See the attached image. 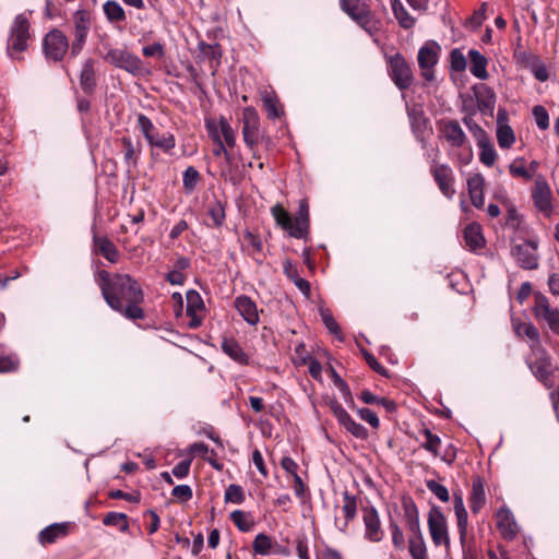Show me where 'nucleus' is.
Instances as JSON below:
<instances>
[{
	"instance_id": "1",
	"label": "nucleus",
	"mask_w": 559,
	"mask_h": 559,
	"mask_svg": "<svg viewBox=\"0 0 559 559\" xmlns=\"http://www.w3.org/2000/svg\"><path fill=\"white\" fill-rule=\"evenodd\" d=\"M95 282L106 304L114 311L132 321L145 318L144 309L141 307L144 302V292L134 277L99 270L95 275Z\"/></svg>"
},
{
	"instance_id": "2",
	"label": "nucleus",
	"mask_w": 559,
	"mask_h": 559,
	"mask_svg": "<svg viewBox=\"0 0 559 559\" xmlns=\"http://www.w3.org/2000/svg\"><path fill=\"white\" fill-rule=\"evenodd\" d=\"M271 213L278 226L296 239H307L310 229L309 204L306 199L299 201L298 212L293 219L282 204H275Z\"/></svg>"
},
{
	"instance_id": "3",
	"label": "nucleus",
	"mask_w": 559,
	"mask_h": 559,
	"mask_svg": "<svg viewBox=\"0 0 559 559\" xmlns=\"http://www.w3.org/2000/svg\"><path fill=\"white\" fill-rule=\"evenodd\" d=\"M31 39L29 22L23 14L14 17L9 33L7 53L13 60H20V55L28 47Z\"/></svg>"
},
{
	"instance_id": "4",
	"label": "nucleus",
	"mask_w": 559,
	"mask_h": 559,
	"mask_svg": "<svg viewBox=\"0 0 559 559\" xmlns=\"http://www.w3.org/2000/svg\"><path fill=\"white\" fill-rule=\"evenodd\" d=\"M104 60L110 66L124 70L133 76H142L148 73L141 58L127 48L109 49L104 56Z\"/></svg>"
},
{
	"instance_id": "5",
	"label": "nucleus",
	"mask_w": 559,
	"mask_h": 559,
	"mask_svg": "<svg viewBox=\"0 0 559 559\" xmlns=\"http://www.w3.org/2000/svg\"><path fill=\"white\" fill-rule=\"evenodd\" d=\"M531 350V356L526 358L530 370L546 388H552L551 374L554 367L551 356L542 344L533 347Z\"/></svg>"
},
{
	"instance_id": "6",
	"label": "nucleus",
	"mask_w": 559,
	"mask_h": 559,
	"mask_svg": "<svg viewBox=\"0 0 559 559\" xmlns=\"http://www.w3.org/2000/svg\"><path fill=\"white\" fill-rule=\"evenodd\" d=\"M72 41H71V57H78L87 40L91 31L92 17L87 10L81 9L73 13L72 16Z\"/></svg>"
},
{
	"instance_id": "7",
	"label": "nucleus",
	"mask_w": 559,
	"mask_h": 559,
	"mask_svg": "<svg viewBox=\"0 0 559 559\" xmlns=\"http://www.w3.org/2000/svg\"><path fill=\"white\" fill-rule=\"evenodd\" d=\"M68 50L71 51V44L62 31L53 28L44 36L43 51L47 60L59 62Z\"/></svg>"
},
{
	"instance_id": "8",
	"label": "nucleus",
	"mask_w": 559,
	"mask_h": 559,
	"mask_svg": "<svg viewBox=\"0 0 559 559\" xmlns=\"http://www.w3.org/2000/svg\"><path fill=\"white\" fill-rule=\"evenodd\" d=\"M242 138L245 144L255 155V147L262 139V132L260 130V116L254 107L248 106L242 110Z\"/></svg>"
},
{
	"instance_id": "9",
	"label": "nucleus",
	"mask_w": 559,
	"mask_h": 559,
	"mask_svg": "<svg viewBox=\"0 0 559 559\" xmlns=\"http://www.w3.org/2000/svg\"><path fill=\"white\" fill-rule=\"evenodd\" d=\"M388 72L395 86L405 91L413 84V71L405 58L396 52L388 59Z\"/></svg>"
},
{
	"instance_id": "10",
	"label": "nucleus",
	"mask_w": 559,
	"mask_h": 559,
	"mask_svg": "<svg viewBox=\"0 0 559 559\" xmlns=\"http://www.w3.org/2000/svg\"><path fill=\"white\" fill-rule=\"evenodd\" d=\"M537 249L538 241L536 239H525L521 243L513 245L510 252L521 269L536 270L539 264Z\"/></svg>"
},
{
	"instance_id": "11",
	"label": "nucleus",
	"mask_w": 559,
	"mask_h": 559,
	"mask_svg": "<svg viewBox=\"0 0 559 559\" xmlns=\"http://www.w3.org/2000/svg\"><path fill=\"white\" fill-rule=\"evenodd\" d=\"M340 9L367 33L372 34V14L361 0H340Z\"/></svg>"
},
{
	"instance_id": "12",
	"label": "nucleus",
	"mask_w": 559,
	"mask_h": 559,
	"mask_svg": "<svg viewBox=\"0 0 559 559\" xmlns=\"http://www.w3.org/2000/svg\"><path fill=\"white\" fill-rule=\"evenodd\" d=\"M428 528L436 546L444 545L445 549L450 548V536L448 523L444 514L438 507H432L428 513Z\"/></svg>"
},
{
	"instance_id": "13",
	"label": "nucleus",
	"mask_w": 559,
	"mask_h": 559,
	"mask_svg": "<svg viewBox=\"0 0 559 559\" xmlns=\"http://www.w3.org/2000/svg\"><path fill=\"white\" fill-rule=\"evenodd\" d=\"M429 170L440 192L447 199H453L456 191L454 189L455 177L452 168L448 164H440L432 159Z\"/></svg>"
},
{
	"instance_id": "14",
	"label": "nucleus",
	"mask_w": 559,
	"mask_h": 559,
	"mask_svg": "<svg viewBox=\"0 0 559 559\" xmlns=\"http://www.w3.org/2000/svg\"><path fill=\"white\" fill-rule=\"evenodd\" d=\"M533 312L537 320L544 321L554 334L559 335V309L550 307L545 295L540 293L535 295Z\"/></svg>"
},
{
	"instance_id": "15",
	"label": "nucleus",
	"mask_w": 559,
	"mask_h": 559,
	"mask_svg": "<svg viewBox=\"0 0 559 559\" xmlns=\"http://www.w3.org/2000/svg\"><path fill=\"white\" fill-rule=\"evenodd\" d=\"M440 46L435 41L426 43L418 51L417 61L421 70V75L427 82L435 79V66L438 62V52Z\"/></svg>"
},
{
	"instance_id": "16",
	"label": "nucleus",
	"mask_w": 559,
	"mask_h": 559,
	"mask_svg": "<svg viewBox=\"0 0 559 559\" xmlns=\"http://www.w3.org/2000/svg\"><path fill=\"white\" fill-rule=\"evenodd\" d=\"M329 407L337 419L338 424L355 438L365 440L368 438V430L360 424L356 423L347 411L336 401H331Z\"/></svg>"
},
{
	"instance_id": "17",
	"label": "nucleus",
	"mask_w": 559,
	"mask_h": 559,
	"mask_svg": "<svg viewBox=\"0 0 559 559\" xmlns=\"http://www.w3.org/2000/svg\"><path fill=\"white\" fill-rule=\"evenodd\" d=\"M532 199L539 212L550 216L552 213L551 190L546 179L542 176L535 180Z\"/></svg>"
},
{
	"instance_id": "18",
	"label": "nucleus",
	"mask_w": 559,
	"mask_h": 559,
	"mask_svg": "<svg viewBox=\"0 0 559 559\" xmlns=\"http://www.w3.org/2000/svg\"><path fill=\"white\" fill-rule=\"evenodd\" d=\"M361 511L365 524V537L373 543L382 540L383 531L377 509L373 506H367L364 507Z\"/></svg>"
},
{
	"instance_id": "19",
	"label": "nucleus",
	"mask_w": 559,
	"mask_h": 559,
	"mask_svg": "<svg viewBox=\"0 0 559 559\" xmlns=\"http://www.w3.org/2000/svg\"><path fill=\"white\" fill-rule=\"evenodd\" d=\"M497 142L500 148L508 150L515 143V134L509 126V118L506 109L499 108L497 114Z\"/></svg>"
},
{
	"instance_id": "20",
	"label": "nucleus",
	"mask_w": 559,
	"mask_h": 559,
	"mask_svg": "<svg viewBox=\"0 0 559 559\" xmlns=\"http://www.w3.org/2000/svg\"><path fill=\"white\" fill-rule=\"evenodd\" d=\"M234 307L239 316L251 326L258 325L260 316L257 304L247 295H239L234 299Z\"/></svg>"
},
{
	"instance_id": "21",
	"label": "nucleus",
	"mask_w": 559,
	"mask_h": 559,
	"mask_svg": "<svg viewBox=\"0 0 559 559\" xmlns=\"http://www.w3.org/2000/svg\"><path fill=\"white\" fill-rule=\"evenodd\" d=\"M439 128L451 146L462 147L467 143V136L456 120H442Z\"/></svg>"
},
{
	"instance_id": "22",
	"label": "nucleus",
	"mask_w": 559,
	"mask_h": 559,
	"mask_svg": "<svg viewBox=\"0 0 559 559\" xmlns=\"http://www.w3.org/2000/svg\"><path fill=\"white\" fill-rule=\"evenodd\" d=\"M474 91L478 110L484 115L492 116L496 104L495 92L486 85L475 87Z\"/></svg>"
},
{
	"instance_id": "23",
	"label": "nucleus",
	"mask_w": 559,
	"mask_h": 559,
	"mask_svg": "<svg viewBox=\"0 0 559 559\" xmlns=\"http://www.w3.org/2000/svg\"><path fill=\"white\" fill-rule=\"evenodd\" d=\"M484 187L485 178L480 174H474L467 179L468 195L472 204L477 209H481L485 204Z\"/></svg>"
},
{
	"instance_id": "24",
	"label": "nucleus",
	"mask_w": 559,
	"mask_h": 559,
	"mask_svg": "<svg viewBox=\"0 0 559 559\" xmlns=\"http://www.w3.org/2000/svg\"><path fill=\"white\" fill-rule=\"evenodd\" d=\"M93 243L95 251L104 257L110 263H117L119 260V251L115 243L106 236L99 237L94 235Z\"/></svg>"
},
{
	"instance_id": "25",
	"label": "nucleus",
	"mask_w": 559,
	"mask_h": 559,
	"mask_svg": "<svg viewBox=\"0 0 559 559\" xmlns=\"http://www.w3.org/2000/svg\"><path fill=\"white\" fill-rule=\"evenodd\" d=\"M497 527L506 539H513L516 536V523L510 510L501 508L497 513Z\"/></svg>"
},
{
	"instance_id": "26",
	"label": "nucleus",
	"mask_w": 559,
	"mask_h": 559,
	"mask_svg": "<svg viewBox=\"0 0 559 559\" xmlns=\"http://www.w3.org/2000/svg\"><path fill=\"white\" fill-rule=\"evenodd\" d=\"M96 84L95 60L88 58L82 64L80 72V86L85 93L93 94L96 88Z\"/></svg>"
},
{
	"instance_id": "27",
	"label": "nucleus",
	"mask_w": 559,
	"mask_h": 559,
	"mask_svg": "<svg viewBox=\"0 0 559 559\" xmlns=\"http://www.w3.org/2000/svg\"><path fill=\"white\" fill-rule=\"evenodd\" d=\"M468 502L471 511L474 514H477L486 503L485 486L480 477H476L473 479Z\"/></svg>"
},
{
	"instance_id": "28",
	"label": "nucleus",
	"mask_w": 559,
	"mask_h": 559,
	"mask_svg": "<svg viewBox=\"0 0 559 559\" xmlns=\"http://www.w3.org/2000/svg\"><path fill=\"white\" fill-rule=\"evenodd\" d=\"M68 530L67 523H53L39 532L38 540L41 545L52 544L67 536Z\"/></svg>"
},
{
	"instance_id": "29",
	"label": "nucleus",
	"mask_w": 559,
	"mask_h": 559,
	"mask_svg": "<svg viewBox=\"0 0 559 559\" xmlns=\"http://www.w3.org/2000/svg\"><path fill=\"white\" fill-rule=\"evenodd\" d=\"M402 507L409 531L413 532L415 536H419L421 531L419 524V514L415 502L411 498H405L403 499Z\"/></svg>"
},
{
	"instance_id": "30",
	"label": "nucleus",
	"mask_w": 559,
	"mask_h": 559,
	"mask_svg": "<svg viewBox=\"0 0 559 559\" xmlns=\"http://www.w3.org/2000/svg\"><path fill=\"white\" fill-rule=\"evenodd\" d=\"M512 325L518 336H526L532 342L530 345L531 349L542 344L539 331L533 323L513 320Z\"/></svg>"
},
{
	"instance_id": "31",
	"label": "nucleus",
	"mask_w": 559,
	"mask_h": 559,
	"mask_svg": "<svg viewBox=\"0 0 559 559\" xmlns=\"http://www.w3.org/2000/svg\"><path fill=\"white\" fill-rule=\"evenodd\" d=\"M463 238L466 247L475 251L485 246V239L481 234V228L478 224H469L464 228Z\"/></svg>"
},
{
	"instance_id": "32",
	"label": "nucleus",
	"mask_w": 559,
	"mask_h": 559,
	"mask_svg": "<svg viewBox=\"0 0 559 559\" xmlns=\"http://www.w3.org/2000/svg\"><path fill=\"white\" fill-rule=\"evenodd\" d=\"M468 57L471 60V67L469 71L471 73L479 79V80H486L488 78V71H487V59L484 55H481L476 49H471L468 51Z\"/></svg>"
},
{
	"instance_id": "33",
	"label": "nucleus",
	"mask_w": 559,
	"mask_h": 559,
	"mask_svg": "<svg viewBox=\"0 0 559 559\" xmlns=\"http://www.w3.org/2000/svg\"><path fill=\"white\" fill-rule=\"evenodd\" d=\"M223 352L233 360L241 365L248 364V355L235 338H224L222 342Z\"/></svg>"
},
{
	"instance_id": "34",
	"label": "nucleus",
	"mask_w": 559,
	"mask_h": 559,
	"mask_svg": "<svg viewBox=\"0 0 559 559\" xmlns=\"http://www.w3.org/2000/svg\"><path fill=\"white\" fill-rule=\"evenodd\" d=\"M262 102L269 119L275 120L284 115V109L281 105V102L274 93L265 92L262 95Z\"/></svg>"
},
{
	"instance_id": "35",
	"label": "nucleus",
	"mask_w": 559,
	"mask_h": 559,
	"mask_svg": "<svg viewBox=\"0 0 559 559\" xmlns=\"http://www.w3.org/2000/svg\"><path fill=\"white\" fill-rule=\"evenodd\" d=\"M343 501L342 511L345 515V522L338 527L341 532L346 531L348 523L355 519L357 513V498L355 496L346 490L343 492Z\"/></svg>"
},
{
	"instance_id": "36",
	"label": "nucleus",
	"mask_w": 559,
	"mask_h": 559,
	"mask_svg": "<svg viewBox=\"0 0 559 559\" xmlns=\"http://www.w3.org/2000/svg\"><path fill=\"white\" fill-rule=\"evenodd\" d=\"M274 546H277L276 543L272 540L270 536L264 533H260L254 537L252 548L255 555L267 556L270 554L277 552L274 550Z\"/></svg>"
},
{
	"instance_id": "37",
	"label": "nucleus",
	"mask_w": 559,
	"mask_h": 559,
	"mask_svg": "<svg viewBox=\"0 0 559 559\" xmlns=\"http://www.w3.org/2000/svg\"><path fill=\"white\" fill-rule=\"evenodd\" d=\"M103 10L109 23H121L127 19L123 8L115 0L106 1Z\"/></svg>"
},
{
	"instance_id": "38",
	"label": "nucleus",
	"mask_w": 559,
	"mask_h": 559,
	"mask_svg": "<svg viewBox=\"0 0 559 559\" xmlns=\"http://www.w3.org/2000/svg\"><path fill=\"white\" fill-rule=\"evenodd\" d=\"M392 11L402 28L409 29L415 25V17L407 12L400 0L392 2Z\"/></svg>"
},
{
	"instance_id": "39",
	"label": "nucleus",
	"mask_w": 559,
	"mask_h": 559,
	"mask_svg": "<svg viewBox=\"0 0 559 559\" xmlns=\"http://www.w3.org/2000/svg\"><path fill=\"white\" fill-rule=\"evenodd\" d=\"M230 520L240 532H250L254 526L253 518L242 510L233 511Z\"/></svg>"
},
{
	"instance_id": "40",
	"label": "nucleus",
	"mask_w": 559,
	"mask_h": 559,
	"mask_svg": "<svg viewBox=\"0 0 559 559\" xmlns=\"http://www.w3.org/2000/svg\"><path fill=\"white\" fill-rule=\"evenodd\" d=\"M147 142L151 146L158 147L166 153H169L176 145L175 136L169 132L159 134L156 131L152 140H147Z\"/></svg>"
},
{
	"instance_id": "41",
	"label": "nucleus",
	"mask_w": 559,
	"mask_h": 559,
	"mask_svg": "<svg viewBox=\"0 0 559 559\" xmlns=\"http://www.w3.org/2000/svg\"><path fill=\"white\" fill-rule=\"evenodd\" d=\"M420 435L425 438L421 442V448L431 453L433 456H439V448L441 445V439L439 436L431 432L430 429L424 428Z\"/></svg>"
},
{
	"instance_id": "42",
	"label": "nucleus",
	"mask_w": 559,
	"mask_h": 559,
	"mask_svg": "<svg viewBox=\"0 0 559 559\" xmlns=\"http://www.w3.org/2000/svg\"><path fill=\"white\" fill-rule=\"evenodd\" d=\"M215 147L213 150V154L216 157L224 156L225 165L221 167V176L225 179L228 178L229 175V166L231 163V155L227 150V145L223 142V140L214 141Z\"/></svg>"
},
{
	"instance_id": "43",
	"label": "nucleus",
	"mask_w": 559,
	"mask_h": 559,
	"mask_svg": "<svg viewBox=\"0 0 559 559\" xmlns=\"http://www.w3.org/2000/svg\"><path fill=\"white\" fill-rule=\"evenodd\" d=\"M477 145L480 148L479 160L484 165L491 167L496 162L497 153H496L493 145L491 144L489 138L486 139V141L478 142Z\"/></svg>"
},
{
	"instance_id": "44",
	"label": "nucleus",
	"mask_w": 559,
	"mask_h": 559,
	"mask_svg": "<svg viewBox=\"0 0 559 559\" xmlns=\"http://www.w3.org/2000/svg\"><path fill=\"white\" fill-rule=\"evenodd\" d=\"M103 523L106 526H117L123 533L129 530L128 516L126 513L108 512L104 516Z\"/></svg>"
},
{
	"instance_id": "45",
	"label": "nucleus",
	"mask_w": 559,
	"mask_h": 559,
	"mask_svg": "<svg viewBox=\"0 0 559 559\" xmlns=\"http://www.w3.org/2000/svg\"><path fill=\"white\" fill-rule=\"evenodd\" d=\"M224 500L226 503L241 504L246 500V492L240 485L230 484L225 489Z\"/></svg>"
},
{
	"instance_id": "46",
	"label": "nucleus",
	"mask_w": 559,
	"mask_h": 559,
	"mask_svg": "<svg viewBox=\"0 0 559 559\" xmlns=\"http://www.w3.org/2000/svg\"><path fill=\"white\" fill-rule=\"evenodd\" d=\"M320 316L325 328L331 334H333L338 341H344V335L341 331L338 323L333 318L332 313L328 309H320Z\"/></svg>"
},
{
	"instance_id": "47",
	"label": "nucleus",
	"mask_w": 559,
	"mask_h": 559,
	"mask_svg": "<svg viewBox=\"0 0 559 559\" xmlns=\"http://www.w3.org/2000/svg\"><path fill=\"white\" fill-rule=\"evenodd\" d=\"M207 214L213 221V225L215 227H221L226 218L225 205L221 201L216 200L209 205Z\"/></svg>"
},
{
	"instance_id": "48",
	"label": "nucleus",
	"mask_w": 559,
	"mask_h": 559,
	"mask_svg": "<svg viewBox=\"0 0 559 559\" xmlns=\"http://www.w3.org/2000/svg\"><path fill=\"white\" fill-rule=\"evenodd\" d=\"M408 550L413 559H427V549L423 534L409 539Z\"/></svg>"
},
{
	"instance_id": "49",
	"label": "nucleus",
	"mask_w": 559,
	"mask_h": 559,
	"mask_svg": "<svg viewBox=\"0 0 559 559\" xmlns=\"http://www.w3.org/2000/svg\"><path fill=\"white\" fill-rule=\"evenodd\" d=\"M509 171L512 177H520L525 180L533 178V173L525 166L524 158L514 159L509 166Z\"/></svg>"
},
{
	"instance_id": "50",
	"label": "nucleus",
	"mask_w": 559,
	"mask_h": 559,
	"mask_svg": "<svg viewBox=\"0 0 559 559\" xmlns=\"http://www.w3.org/2000/svg\"><path fill=\"white\" fill-rule=\"evenodd\" d=\"M219 131L223 142L228 147H234L236 144V133L225 117L219 118Z\"/></svg>"
},
{
	"instance_id": "51",
	"label": "nucleus",
	"mask_w": 559,
	"mask_h": 559,
	"mask_svg": "<svg viewBox=\"0 0 559 559\" xmlns=\"http://www.w3.org/2000/svg\"><path fill=\"white\" fill-rule=\"evenodd\" d=\"M463 122L476 139L477 143L480 141H486V139L489 138L486 131L473 119L472 116H465L463 118Z\"/></svg>"
},
{
	"instance_id": "52",
	"label": "nucleus",
	"mask_w": 559,
	"mask_h": 559,
	"mask_svg": "<svg viewBox=\"0 0 559 559\" xmlns=\"http://www.w3.org/2000/svg\"><path fill=\"white\" fill-rule=\"evenodd\" d=\"M204 307L200 294L195 290L187 293V316H193L198 310Z\"/></svg>"
},
{
	"instance_id": "53",
	"label": "nucleus",
	"mask_w": 559,
	"mask_h": 559,
	"mask_svg": "<svg viewBox=\"0 0 559 559\" xmlns=\"http://www.w3.org/2000/svg\"><path fill=\"white\" fill-rule=\"evenodd\" d=\"M138 127L143 133L144 138L152 140V136L156 133V128L152 120L143 114H139L136 118Z\"/></svg>"
},
{
	"instance_id": "54",
	"label": "nucleus",
	"mask_w": 559,
	"mask_h": 559,
	"mask_svg": "<svg viewBox=\"0 0 559 559\" xmlns=\"http://www.w3.org/2000/svg\"><path fill=\"white\" fill-rule=\"evenodd\" d=\"M199 178H200L199 171L194 167L189 166L183 173L182 183H183L185 190L188 192L193 191L197 187Z\"/></svg>"
},
{
	"instance_id": "55",
	"label": "nucleus",
	"mask_w": 559,
	"mask_h": 559,
	"mask_svg": "<svg viewBox=\"0 0 559 559\" xmlns=\"http://www.w3.org/2000/svg\"><path fill=\"white\" fill-rule=\"evenodd\" d=\"M122 142V145H123V157H124V162L126 164L128 165H135L136 164V156L140 154V150L136 151L134 145H133V142L130 138H122L121 140Z\"/></svg>"
},
{
	"instance_id": "56",
	"label": "nucleus",
	"mask_w": 559,
	"mask_h": 559,
	"mask_svg": "<svg viewBox=\"0 0 559 559\" xmlns=\"http://www.w3.org/2000/svg\"><path fill=\"white\" fill-rule=\"evenodd\" d=\"M426 487L431 491L440 501L448 502L450 499L449 490L445 486L437 483L433 479L426 480Z\"/></svg>"
},
{
	"instance_id": "57",
	"label": "nucleus",
	"mask_w": 559,
	"mask_h": 559,
	"mask_svg": "<svg viewBox=\"0 0 559 559\" xmlns=\"http://www.w3.org/2000/svg\"><path fill=\"white\" fill-rule=\"evenodd\" d=\"M456 524L460 535V544L462 548H464V544H466L467 537V526H468V514L467 511L455 513Z\"/></svg>"
},
{
	"instance_id": "58",
	"label": "nucleus",
	"mask_w": 559,
	"mask_h": 559,
	"mask_svg": "<svg viewBox=\"0 0 559 559\" xmlns=\"http://www.w3.org/2000/svg\"><path fill=\"white\" fill-rule=\"evenodd\" d=\"M451 69L456 72H462L466 69V58L463 52L455 48L450 53Z\"/></svg>"
},
{
	"instance_id": "59",
	"label": "nucleus",
	"mask_w": 559,
	"mask_h": 559,
	"mask_svg": "<svg viewBox=\"0 0 559 559\" xmlns=\"http://www.w3.org/2000/svg\"><path fill=\"white\" fill-rule=\"evenodd\" d=\"M389 528L392 533V544L397 550H403L405 547V539L403 532L401 531L397 523L393 520L389 523Z\"/></svg>"
},
{
	"instance_id": "60",
	"label": "nucleus",
	"mask_w": 559,
	"mask_h": 559,
	"mask_svg": "<svg viewBox=\"0 0 559 559\" xmlns=\"http://www.w3.org/2000/svg\"><path fill=\"white\" fill-rule=\"evenodd\" d=\"M533 116L540 130H546L549 127V115L545 107L540 105L534 106Z\"/></svg>"
},
{
	"instance_id": "61",
	"label": "nucleus",
	"mask_w": 559,
	"mask_h": 559,
	"mask_svg": "<svg viewBox=\"0 0 559 559\" xmlns=\"http://www.w3.org/2000/svg\"><path fill=\"white\" fill-rule=\"evenodd\" d=\"M19 358L14 355L0 357V373L12 372L19 368Z\"/></svg>"
},
{
	"instance_id": "62",
	"label": "nucleus",
	"mask_w": 559,
	"mask_h": 559,
	"mask_svg": "<svg viewBox=\"0 0 559 559\" xmlns=\"http://www.w3.org/2000/svg\"><path fill=\"white\" fill-rule=\"evenodd\" d=\"M357 414L359 417L368 423L373 429H378L380 426V420L378 415L371 411L370 408H358Z\"/></svg>"
},
{
	"instance_id": "63",
	"label": "nucleus",
	"mask_w": 559,
	"mask_h": 559,
	"mask_svg": "<svg viewBox=\"0 0 559 559\" xmlns=\"http://www.w3.org/2000/svg\"><path fill=\"white\" fill-rule=\"evenodd\" d=\"M142 53L146 58L157 57L162 59L165 55L164 45L160 43H154L142 48Z\"/></svg>"
},
{
	"instance_id": "64",
	"label": "nucleus",
	"mask_w": 559,
	"mask_h": 559,
	"mask_svg": "<svg viewBox=\"0 0 559 559\" xmlns=\"http://www.w3.org/2000/svg\"><path fill=\"white\" fill-rule=\"evenodd\" d=\"M171 495L175 498L186 502L192 498L193 493L189 485H178L174 487Z\"/></svg>"
}]
</instances>
